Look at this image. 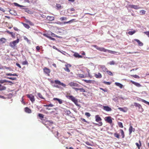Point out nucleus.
<instances>
[{"label":"nucleus","instance_id":"c9c22d12","mask_svg":"<svg viewBox=\"0 0 149 149\" xmlns=\"http://www.w3.org/2000/svg\"><path fill=\"white\" fill-rule=\"evenodd\" d=\"M6 75L8 76H17L18 75L16 73L12 74L11 73H7Z\"/></svg>","mask_w":149,"mask_h":149},{"label":"nucleus","instance_id":"6e6552de","mask_svg":"<svg viewBox=\"0 0 149 149\" xmlns=\"http://www.w3.org/2000/svg\"><path fill=\"white\" fill-rule=\"evenodd\" d=\"M44 72L46 74H47L48 75H49V73L50 72V69L48 68H47L45 67L44 69H43Z\"/></svg>","mask_w":149,"mask_h":149},{"label":"nucleus","instance_id":"a211bd4d","mask_svg":"<svg viewBox=\"0 0 149 149\" xmlns=\"http://www.w3.org/2000/svg\"><path fill=\"white\" fill-rule=\"evenodd\" d=\"M6 82H9L12 83V82L11 81H8L6 79L0 80V83L1 84H3Z\"/></svg>","mask_w":149,"mask_h":149},{"label":"nucleus","instance_id":"9b49d317","mask_svg":"<svg viewBox=\"0 0 149 149\" xmlns=\"http://www.w3.org/2000/svg\"><path fill=\"white\" fill-rule=\"evenodd\" d=\"M134 105H132V106H134L136 107H138L139 109H140L141 108L142 109V106L136 102H134Z\"/></svg>","mask_w":149,"mask_h":149},{"label":"nucleus","instance_id":"9d476101","mask_svg":"<svg viewBox=\"0 0 149 149\" xmlns=\"http://www.w3.org/2000/svg\"><path fill=\"white\" fill-rule=\"evenodd\" d=\"M67 97L69 99L71 100L73 102L75 101L77 99L72 95H69L67 96Z\"/></svg>","mask_w":149,"mask_h":149},{"label":"nucleus","instance_id":"e2e57ef3","mask_svg":"<svg viewBox=\"0 0 149 149\" xmlns=\"http://www.w3.org/2000/svg\"><path fill=\"white\" fill-rule=\"evenodd\" d=\"M16 65L19 68H21V66L20 65L19 63H16Z\"/></svg>","mask_w":149,"mask_h":149},{"label":"nucleus","instance_id":"ddd939ff","mask_svg":"<svg viewBox=\"0 0 149 149\" xmlns=\"http://www.w3.org/2000/svg\"><path fill=\"white\" fill-rule=\"evenodd\" d=\"M100 67L102 69V70L103 72H106L107 71V69L106 68L105 66L104 65H100Z\"/></svg>","mask_w":149,"mask_h":149},{"label":"nucleus","instance_id":"423d86ee","mask_svg":"<svg viewBox=\"0 0 149 149\" xmlns=\"http://www.w3.org/2000/svg\"><path fill=\"white\" fill-rule=\"evenodd\" d=\"M49 81L52 84L55 83V84H63V83L61 82L60 81L58 80H53L50 79Z\"/></svg>","mask_w":149,"mask_h":149},{"label":"nucleus","instance_id":"dca6fc26","mask_svg":"<svg viewBox=\"0 0 149 149\" xmlns=\"http://www.w3.org/2000/svg\"><path fill=\"white\" fill-rule=\"evenodd\" d=\"M53 100L54 101L57 100L58 101V103L60 104H62L63 103V100L57 98H53Z\"/></svg>","mask_w":149,"mask_h":149},{"label":"nucleus","instance_id":"39448f33","mask_svg":"<svg viewBox=\"0 0 149 149\" xmlns=\"http://www.w3.org/2000/svg\"><path fill=\"white\" fill-rule=\"evenodd\" d=\"M105 120L108 123L111 124L112 123V121L111 119V116H107L105 118Z\"/></svg>","mask_w":149,"mask_h":149},{"label":"nucleus","instance_id":"3c124183","mask_svg":"<svg viewBox=\"0 0 149 149\" xmlns=\"http://www.w3.org/2000/svg\"><path fill=\"white\" fill-rule=\"evenodd\" d=\"M85 115L88 117H90L91 116L90 113L88 112H86L85 113Z\"/></svg>","mask_w":149,"mask_h":149},{"label":"nucleus","instance_id":"f8f14e48","mask_svg":"<svg viewBox=\"0 0 149 149\" xmlns=\"http://www.w3.org/2000/svg\"><path fill=\"white\" fill-rule=\"evenodd\" d=\"M9 11L10 13L12 15H13L15 16L17 15V13H16V11H15L14 10H9Z\"/></svg>","mask_w":149,"mask_h":149},{"label":"nucleus","instance_id":"cd10ccee","mask_svg":"<svg viewBox=\"0 0 149 149\" xmlns=\"http://www.w3.org/2000/svg\"><path fill=\"white\" fill-rule=\"evenodd\" d=\"M56 7L57 8V9L58 10L60 9L61 8V5L60 4L58 3L56 4Z\"/></svg>","mask_w":149,"mask_h":149},{"label":"nucleus","instance_id":"5fc2aeb1","mask_svg":"<svg viewBox=\"0 0 149 149\" xmlns=\"http://www.w3.org/2000/svg\"><path fill=\"white\" fill-rule=\"evenodd\" d=\"M107 52L111 54H112L113 51L109 50L107 49Z\"/></svg>","mask_w":149,"mask_h":149},{"label":"nucleus","instance_id":"72a5a7b5","mask_svg":"<svg viewBox=\"0 0 149 149\" xmlns=\"http://www.w3.org/2000/svg\"><path fill=\"white\" fill-rule=\"evenodd\" d=\"M64 69L65 71L68 72H70V70L69 69V68H68V66H66V65H65V68H64Z\"/></svg>","mask_w":149,"mask_h":149},{"label":"nucleus","instance_id":"412c9836","mask_svg":"<svg viewBox=\"0 0 149 149\" xmlns=\"http://www.w3.org/2000/svg\"><path fill=\"white\" fill-rule=\"evenodd\" d=\"M74 57L76 58H81L82 57V56L80 55H79V54L78 53H75L74 54Z\"/></svg>","mask_w":149,"mask_h":149},{"label":"nucleus","instance_id":"f257e3e1","mask_svg":"<svg viewBox=\"0 0 149 149\" xmlns=\"http://www.w3.org/2000/svg\"><path fill=\"white\" fill-rule=\"evenodd\" d=\"M13 4L16 6H18L20 8H22L21 9H24L25 10L24 11L30 14H31L33 13L31 11L27 8H26L24 6L18 4L16 3H14Z\"/></svg>","mask_w":149,"mask_h":149},{"label":"nucleus","instance_id":"de8ad7c7","mask_svg":"<svg viewBox=\"0 0 149 149\" xmlns=\"http://www.w3.org/2000/svg\"><path fill=\"white\" fill-rule=\"evenodd\" d=\"M67 19L66 18V17H62L61 18H60V19L61 20V21H63V20H65L66 19Z\"/></svg>","mask_w":149,"mask_h":149},{"label":"nucleus","instance_id":"c756f323","mask_svg":"<svg viewBox=\"0 0 149 149\" xmlns=\"http://www.w3.org/2000/svg\"><path fill=\"white\" fill-rule=\"evenodd\" d=\"M133 130V127L132 126H130L129 129V134H131L132 133Z\"/></svg>","mask_w":149,"mask_h":149},{"label":"nucleus","instance_id":"bb28decb","mask_svg":"<svg viewBox=\"0 0 149 149\" xmlns=\"http://www.w3.org/2000/svg\"><path fill=\"white\" fill-rule=\"evenodd\" d=\"M37 95L41 99H45V98H44L42 95V94H41L40 93H37Z\"/></svg>","mask_w":149,"mask_h":149},{"label":"nucleus","instance_id":"ea45409f","mask_svg":"<svg viewBox=\"0 0 149 149\" xmlns=\"http://www.w3.org/2000/svg\"><path fill=\"white\" fill-rule=\"evenodd\" d=\"M135 32V31H129L128 32V33L130 35H132Z\"/></svg>","mask_w":149,"mask_h":149},{"label":"nucleus","instance_id":"13d9d810","mask_svg":"<svg viewBox=\"0 0 149 149\" xmlns=\"http://www.w3.org/2000/svg\"><path fill=\"white\" fill-rule=\"evenodd\" d=\"M8 78L13 80H15L16 79L15 77H8Z\"/></svg>","mask_w":149,"mask_h":149},{"label":"nucleus","instance_id":"b1692460","mask_svg":"<svg viewBox=\"0 0 149 149\" xmlns=\"http://www.w3.org/2000/svg\"><path fill=\"white\" fill-rule=\"evenodd\" d=\"M95 77L97 78H101L102 77V75L100 73H98V74H95Z\"/></svg>","mask_w":149,"mask_h":149},{"label":"nucleus","instance_id":"5701e85b","mask_svg":"<svg viewBox=\"0 0 149 149\" xmlns=\"http://www.w3.org/2000/svg\"><path fill=\"white\" fill-rule=\"evenodd\" d=\"M47 19L50 21H53L54 20V17L48 16Z\"/></svg>","mask_w":149,"mask_h":149},{"label":"nucleus","instance_id":"a19ab883","mask_svg":"<svg viewBox=\"0 0 149 149\" xmlns=\"http://www.w3.org/2000/svg\"><path fill=\"white\" fill-rule=\"evenodd\" d=\"M85 81L86 83H93V81L91 80H84Z\"/></svg>","mask_w":149,"mask_h":149},{"label":"nucleus","instance_id":"4be33fe9","mask_svg":"<svg viewBox=\"0 0 149 149\" xmlns=\"http://www.w3.org/2000/svg\"><path fill=\"white\" fill-rule=\"evenodd\" d=\"M7 32L9 34L11 35V36L12 38H15V33H13V32H10V31H7Z\"/></svg>","mask_w":149,"mask_h":149},{"label":"nucleus","instance_id":"c03bdc74","mask_svg":"<svg viewBox=\"0 0 149 149\" xmlns=\"http://www.w3.org/2000/svg\"><path fill=\"white\" fill-rule=\"evenodd\" d=\"M141 101L149 105V102H148L144 100H142Z\"/></svg>","mask_w":149,"mask_h":149},{"label":"nucleus","instance_id":"bf43d9fd","mask_svg":"<svg viewBox=\"0 0 149 149\" xmlns=\"http://www.w3.org/2000/svg\"><path fill=\"white\" fill-rule=\"evenodd\" d=\"M4 67L6 69L9 70H11V68H10V67H6V66H4Z\"/></svg>","mask_w":149,"mask_h":149},{"label":"nucleus","instance_id":"e433bc0d","mask_svg":"<svg viewBox=\"0 0 149 149\" xmlns=\"http://www.w3.org/2000/svg\"><path fill=\"white\" fill-rule=\"evenodd\" d=\"M0 41L2 42L3 43H4L6 42V40L4 38H2L0 39Z\"/></svg>","mask_w":149,"mask_h":149},{"label":"nucleus","instance_id":"58836bf2","mask_svg":"<svg viewBox=\"0 0 149 149\" xmlns=\"http://www.w3.org/2000/svg\"><path fill=\"white\" fill-rule=\"evenodd\" d=\"M43 35L46 37H47V38H49V37H50V34H48L47 33H44L43 34Z\"/></svg>","mask_w":149,"mask_h":149},{"label":"nucleus","instance_id":"2f4dec72","mask_svg":"<svg viewBox=\"0 0 149 149\" xmlns=\"http://www.w3.org/2000/svg\"><path fill=\"white\" fill-rule=\"evenodd\" d=\"M6 89V87L0 84V91L5 90Z\"/></svg>","mask_w":149,"mask_h":149},{"label":"nucleus","instance_id":"603ef678","mask_svg":"<svg viewBox=\"0 0 149 149\" xmlns=\"http://www.w3.org/2000/svg\"><path fill=\"white\" fill-rule=\"evenodd\" d=\"M116 85L119 86L120 88H122L123 86V84H116Z\"/></svg>","mask_w":149,"mask_h":149},{"label":"nucleus","instance_id":"7c9ffc66","mask_svg":"<svg viewBox=\"0 0 149 149\" xmlns=\"http://www.w3.org/2000/svg\"><path fill=\"white\" fill-rule=\"evenodd\" d=\"M54 106V105L50 104H46V105H44V106L45 107H53Z\"/></svg>","mask_w":149,"mask_h":149},{"label":"nucleus","instance_id":"7ed1b4c3","mask_svg":"<svg viewBox=\"0 0 149 149\" xmlns=\"http://www.w3.org/2000/svg\"><path fill=\"white\" fill-rule=\"evenodd\" d=\"M19 41V39L17 38L16 40L13 41L10 43V46L13 48H14V47L18 43Z\"/></svg>","mask_w":149,"mask_h":149},{"label":"nucleus","instance_id":"79ce46f5","mask_svg":"<svg viewBox=\"0 0 149 149\" xmlns=\"http://www.w3.org/2000/svg\"><path fill=\"white\" fill-rule=\"evenodd\" d=\"M109 75L111 76H113V74L112 73V72L108 70H107V71L106 72Z\"/></svg>","mask_w":149,"mask_h":149},{"label":"nucleus","instance_id":"4d7b16f0","mask_svg":"<svg viewBox=\"0 0 149 149\" xmlns=\"http://www.w3.org/2000/svg\"><path fill=\"white\" fill-rule=\"evenodd\" d=\"M51 35V36H53V37H56V35L54 33H53L52 32H51V34H50Z\"/></svg>","mask_w":149,"mask_h":149},{"label":"nucleus","instance_id":"864d4df0","mask_svg":"<svg viewBox=\"0 0 149 149\" xmlns=\"http://www.w3.org/2000/svg\"><path fill=\"white\" fill-rule=\"evenodd\" d=\"M48 1H49V4H52L53 2L54 1H55V0H48Z\"/></svg>","mask_w":149,"mask_h":149},{"label":"nucleus","instance_id":"f704fd0d","mask_svg":"<svg viewBox=\"0 0 149 149\" xmlns=\"http://www.w3.org/2000/svg\"><path fill=\"white\" fill-rule=\"evenodd\" d=\"M118 125L119 127L120 128H123V123L120 122H118Z\"/></svg>","mask_w":149,"mask_h":149},{"label":"nucleus","instance_id":"a18cd8bd","mask_svg":"<svg viewBox=\"0 0 149 149\" xmlns=\"http://www.w3.org/2000/svg\"><path fill=\"white\" fill-rule=\"evenodd\" d=\"M132 76L133 77H134L135 78H136V79H139L140 78V77L139 76H138V75H132Z\"/></svg>","mask_w":149,"mask_h":149},{"label":"nucleus","instance_id":"09e8293b","mask_svg":"<svg viewBox=\"0 0 149 149\" xmlns=\"http://www.w3.org/2000/svg\"><path fill=\"white\" fill-rule=\"evenodd\" d=\"M109 64L110 65H114L115 64V62L113 61H111L109 62Z\"/></svg>","mask_w":149,"mask_h":149},{"label":"nucleus","instance_id":"f3484780","mask_svg":"<svg viewBox=\"0 0 149 149\" xmlns=\"http://www.w3.org/2000/svg\"><path fill=\"white\" fill-rule=\"evenodd\" d=\"M25 111L28 113H30L31 112V110L28 107H26L24 109Z\"/></svg>","mask_w":149,"mask_h":149},{"label":"nucleus","instance_id":"8fccbe9b","mask_svg":"<svg viewBox=\"0 0 149 149\" xmlns=\"http://www.w3.org/2000/svg\"><path fill=\"white\" fill-rule=\"evenodd\" d=\"M28 64V63L27 61H24L22 63V64L23 65H25L27 64Z\"/></svg>","mask_w":149,"mask_h":149},{"label":"nucleus","instance_id":"c85d7f7f","mask_svg":"<svg viewBox=\"0 0 149 149\" xmlns=\"http://www.w3.org/2000/svg\"><path fill=\"white\" fill-rule=\"evenodd\" d=\"M74 19H72L68 21L64 22L63 23V24H70V23L73 22V21H74Z\"/></svg>","mask_w":149,"mask_h":149},{"label":"nucleus","instance_id":"49530a36","mask_svg":"<svg viewBox=\"0 0 149 149\" xmlns=\"http://www.w3.org/2000/svg\"><path fill=\"white\" fill-rule=\"evenodd\" d=\"M140 13L141 14H145L146 11L144 10H141L140 11Z\"/></svg>","mask_w":149,"mask_h":149},{"label":"nucleus","instance_id":"37998d69","mask_svg":"<svg viewBox=\"0 0 149 149\" xmlns=\"http://www.w3.org/2000/svg\"><path fill=\"white\" fill-rule=\"evenodd\" d=\"M79 90L81 92H86V91L85 90L82 88H79Z\"/></svg>","mask_w":149,"mask_h":149},{"label":"nucleus","instance_id":"338daca9","mask_svg":"<svg viewBox=\"0 0 149 149\" xmlns=\"http://www.w3.org/2000/svg\"><path fill=\"white\" fill-rule=\"evenodd\" d=\"M72 88H73L76 91H77L78 90H79V88H76L75 87H73Z\"/></svg>","mask_w":149,"mask_h":149},{"label":"nucleus","instance_id":"052dcab7","mask_svg":"<svg viewBox=\"0 0 149 149\" xmlns=\"http://www.w3.org/2000/svg\"><path fill=\"white\" fill-rule=\"evenodd\" d=\"M36 49L38 51H39V50L40 49V47H39V46H36Z\"/></svg>","mask_w":149,"mask_h":149},{"label":"nucleus","instance_id":"393cba45","mask_svg":"<svg viewBox=\"0 0 149 149\" xmlns=\"http://www.w3.org/2000/svg\"><path fill=\"white\" fill-rule=\"evenodd\" d=\"M38 116L41 120H42L43 118H44V115L41 113H39L38 114Z\"/></svg>","mask_w":149,"mask_h":149},{"label":"nucleus","instance_id":"20e7f679","mask_svg":"<svg viewBox=\"0 0 149 149\" xmlns=\"http://www.w3.org/2000/svg\"><path fill=\"white\" fill-rule=\"evenodd\" d=\"M26 95L32 102H33L35 101L34 97L32 94H27Z\"/></svg>","mask_w":149,"mask_h":149},{"label":"nucleus","instance_id":"0e129e2a","mask_svg":"<svg viewBox=\"0 0 149 149\" xmlns=\"http://www.w3.org/2000/svg\"><path fill=\"white\" fill-rule=\"evenodd\" d=\"M104 83H105L106 84H111V83H112V82H105L104 81Z\"/></svg>","mask_w":149,"mask_h":149},{"label":"nucleus","instance_id":"69168bd1","mask_svg":"<svg viewBox=\"0 0 149 149\" xmlns=\"http://www.w3.org/2000/svg\"><path fill=\"white\" fill-rule=\"evenodd\" d=\"M49 39L51 40H55V39L54 38L50 36Z\"/></svg>","mask_w":149,"mask_h":149},{"label":"nucleus","instance_id":"6e6d98bb","mask_svg":"<svg viewBox=\"0 0 149 149\" xmlns=\"http://www.w3.org/2000/svg\"><path fill=\"white\" fill-rule=\"evenodd\" d=\"M144 33L149 37V31H146L144 32Z\"/></svg>","mask_w":149,"mask_h":149},{"label":"nucleus","instance_id":"0eeeda50","mask_svg":"<svg viewBox=\"0 0 149 149\" xmlns=\"http://www.w3.org/2000/svg\"><path fill=\"white\" fill-rule=\"evenodd\" d=\"M103 109L107 111H112L111 109L108 106H103Z\"/></svg>","mask_w":149,"mask_h":149},{"label":"nucleus","instance_id":"473e14b6","mask_svg":"<svg viewBox=\"0 0 149 149\" xmlns=\"http://www.w3.org/2000/svg\"><path fill=\"white\" fill-rule=\"evenodd\" d=\"M139 143H140L139 144L138 143H136L135 144L136 145V146H137V147L139 149L140 147L141 146V141H139Z\"/></svg>","mask_w":149,"mask_h":149},{"label":"nucleus","instance_id":"2eb2a0df","mask_svg":"<svg viewBox=\"0 0 149 149\" xmlns=\"http://www.w3.org/2000/svg\"><path fill=\"white\" fill-rule=\"evenodd\" d=\"M97 49L101 51H102L104 52H107V49H106L103 47H99L97 48Z\"/></svg>","mask_w":149,"mask_h":149},{"label":"nucleus","instance_id":"a878e982","mask_svg":"<svg viewBox=\"0 0 149 149\" xmlns=\"http://www.w3.org/2000/svg\"><path fill=\"white\" fill-rule=\"evenodd\" d=\"M114 136L118 139H120V135L119 134L116 132L114 134Z\"/></svg>","mask_w":149,"mask_h":149},{"label":"nucleus","instance_id":"680f3d73","mask_svg":"<svg viewBox=\"0 0 149 149\" xmlns=\"http://www.w3.org/2000/svg\"><path fill=\"white\" fill-rule=\"evenodd\" d=\"M24 39L26 40L28 42L29 41V40H28V39L27 38V37H26V36H24Z\"/></svg>","mask_w":149,"mask_h":149},{"label":"nucleus","instance_id":"4c0bfd02","mask_svg":"<svg viewBox=\"0 0 149 149\" xmlns=\"http://www.w3.org/2000/svg\"><path fill=\"white\" fill-rule=\"evenodd\" d=\"M24 26L26 28L29 29L30 28V26L28 24L25 23H23Z\"/></svg>","mask_w":149,"mask_h":149},{"label":"nucleus","instance_id":"6ab92c4d","mask_svg":"<svg viewBox=\"0 0 149 149\" xmlns=\"http://www.w3.org/2000/svg\"><path fill=\"white\" fill-rule=\"evenodd\" d=\"M118 109L120 111H122L123 112H126L127 111V108L126 107L124 108H123L119 107L118 108Z\"/></svg>","mask_w":149,"mask_h":149},{"label":"nucleus","instance_id":"774afa93","mask_svg":"<svg viewBox=\"0 0 149 149\" xmlns=\"http://www.w3.org/2000/svg\"><path fill=\"white\" fill-rule=\"evenodd\" d=\"M73 102L74 103V104H75V105L77 104L78 103V102L77 100V99H76L75 101H74Z\"/></svg>","mask_w":149,"mask_h":149},{"label":"nucleus","instance_id":"1a4fd4ad","mask_svg":"<svg viewBox=\"0 0 149 149\" xmlns=\"http://www.w3.org/2000/svg\"><path fill=\"white\" fill-rule=\"evenodd\" d=\"M129 7L135 9H138L140 8L139 6L136 5H129Z\"/></svg>","mask_w":149,"mask_h":149},{"label":"nucleus","instance_id":"aec40b11","mask_svg":"<svg viewBox=\"0 0 149 149\" xmlns=\"http://www.w3.org/2000/svg\"><path fill=\"white\" fill-rule=\"evenodd\" d=\"M120 131L121 134V135L122 136V138H124L125 137V136L124 132L123 131V130L122 129H120Z\"/></svg>","mask_w":149,"mask_h":149},{"label":"nucleus","instance_id":"4468645a","mask_svg":"<svg viewBox=\"0 0 149 149\" xmlns=\"http://www.w3.org/2000/svg\"><path fill=\"white\" fill-rule=\"evenodd\" d=\"M134 40L136 41L138 43L139 45L140 46H142L143 45V44L139 40L134 39Z\"/></svg>","mask_w":149,"mask_h":149},{"label":"nucleus","instance_id":"f03ea898","mask_svg":"<svg viewBox=\"0 0 149 149\" xmlns=\"http://www.w3.org/2000/svg\"><path fill=\"white\" fill-rule=\"evenodd\" d=\"M95 120L96 122H98V124H96V125L99 126L102 125L103 123L102 122V119L98 115H96L95 116Z\"/></svg>","mask_w":149,"mask_h":149}]
</instances>
